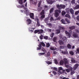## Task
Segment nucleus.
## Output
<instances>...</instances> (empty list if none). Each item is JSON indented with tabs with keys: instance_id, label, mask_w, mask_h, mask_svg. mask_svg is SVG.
Here are the masks:
<instances>
[{
	"instance_id": "5701e85b",
	"label": "nucleus",
	"mask_w": 79,
	"mask_h": 79,
	"mask_svg": "<svg viewBox=\"0 0 79 79\" xmlns=\"http://www.w3.org/2000/svg\"><path fill=\"white\" fill-rule=\"evenodd\" d=\"M23 0H19V3L20 4V5H23Z\"/></svg>"
},
{
	"instance_id": "37998d69",
	"label": "nucleus",
	"mask_w": 79,
	"mask_h": 79,
	"mask_svg": "<svg viewBox=\"0 0 79 79\" xmlns=\"http://www.w3.org/2000/svg\"><path fill=\"white\" fill-rule=\"evenodd\" d=\"M76 53H79V48H78L77 49Z\"/></svg>"
},
{
	"instance_id": "39448f33",
	"label": "nucleus",
	"mask_w": 79,
	"mask_h": 79,
	"mask_svg": "<svg viewBox=\"0 0 79 79\" xmlns=\"http://www.w3.org/2000/svg\"><path fill=\"white\" fill-rule=\"evenodd\" d=\"M65 33L67 37H68V38H70L71 37V34L69 32H68L67 31H65Z\"/></svg>"
},
{
	"instance_id": "a878e982",
	"label": "nucleus",
	"mask_w": 79,
	"mask_h": 79,
	"mask_svg": "<svg viewBox=\"0 0 79 79\" xmlns=\"http://www.w3.org/2000/svg\"><path fill=\"white\" fill-rule=\"evenodd\" d=\"M79 8V5H77L74 8V10H77Z\"/></svg>"
},
{
	"instance_id": "aec40b11",
	"label": "nucleus",
	"mask_w": 79,
	"mask_h": 79,
	"mask_svg": "<svg viewBox=\"0 0 79 79\" xmlns=\"http://www.w3.org/2000/svg\"><path fill=\"white\" fill-rule=\"evenodd\" d=\"M39 30V33H38V34H40L41 33H43L44 32V30L42 29H40Z\"/></svg>"
},
{
	"instance_id": "58836bf2",
	"label": "nucleus",
	"mask_w": 79,
	"mask_h": 79,
	"mask_svg": "<svg viewBox=\"0 0 79 79\" xmlns=\"http://www.w3.org/2000/svg\"><path fill=\"white\" fill-rule=\"evenodd\" d=\"M56 37H55L54 38H53V42H56Z\"/></svg>"
},
{
	"instance_id": "052dcab7",
	"label": "nucleus",
	"mask_w": 79,
	"mask_h": 79,
	"mask_svg": "<svg viewBox=\"0 0 79 79\" xmlns=\"http://www.w3.org/2000/svg\"><path fill=\"white\" fill-rule=\"evenodd\" d=\"M64 48V46H61L60 47V48L61 49Z\"/></svg>"
},
{
	"instance_id": "ddd939ff",
	"label": "nucleus",
	"mask_w": 79,
	"mask_h": 79,
	"mask_svg": "<svg viewBox=\"0 0 79 79\" xmlns=\"http://www.w3.org/2000/svg\"><path fill=\"white\" fill-rule=\"evenodd\" d=\"M37 25L38 27H39L40 26V22L39 21V19H37Z\"/></svg>"
},
{
	"instance_id": "9d476101",
	"label": "nucleus",
	"mask_w": 79,
	"mask_h": 79,
	"mask_svg": "<svg viewBox=\"0 0 79 79\" xmlns=\"http://www.w3.org/2000/svg\"><path fill=\"white\" fill-rule=\"evenodd\" d=\"M63 61L64 64H68V60H67V59L66 58H65L64 59Z\"/></svg>"
},
{
	"instance_id": "4be33fe9",
	"label": "nucleus",
	"mask_w": 79,
	"mask_h": 79,
	"mask_svg": "<svg viewBox=\"0 0 79 79\" xmlns=\"http://www.w3.org/2000/svg\"><path fill=\"white\" fill-rule=\"evenodd\" d=\"M45 13V10H42L41 12L40 13V15H44V14Z\"/></svg>"
},
{
	"instance_id": "69168bd1",
	"label": "nucleus",
	"mask_w": 79,
	"mask_h": 79,
	"mask_svg": "<svg viewBox=\"0 0 79 79\" xmlns=\"http://www.w3.org/2000/svg\"><path fill=\"white\" fill-rule=\"evenodd\" d=\"M41 27L42 29H44V26H43V25H41Z\"/></svg>"
},
{
	"instance_id": "6e6d98bb",
	"label": "nucleus",
	"mask_w": 79,
	"mask_h": 79,
	"mask_svg": "<svg viewBox=\"0 0 79 79\" xmlns=\"http://www.w3.org/2000/svg\"><path fill=\"white\" fill-rule=\"evenodd\" d=\"M65 66L66 68H68V67H69V66H68V64H65Z\"/></svg>"
},
{
	"instance_id": "13d9d810",
	"label": "nucleus",
	"mask_w": 79,
	"mask_h": 79,
	"mask_svg": "<svg viewBox=\"0 0 79 79\" xmlns=\"http://www.w3.org/2000/svg\"><path fill=\"white\" fill-rule=\"evenodd\" d=\"M77 21H79V16H78L77 17Z\"/></svg>"
},
{
	"instance_id": "4c0bfd02",
	"label": "nucleus",
	"mask_w": 79,
	"mask_h": 79,
	"mask_svg": "<svg viewBox=\"0 0 79 79\" xmlns=\"http://www.w3.org/2000/svg\"><path fill=\"white\" fill-rule=\"evenodd\" d=\"M41 50L43 51L44 52H46V50L45 49V48H42L41 49Z\"/></svg>"
},
{
	"instance_id": "b1692460",
	"label": "nucleus",
	"mask_w": 79,
	"mask_h": 79,
	"mask_svg": "<svg viewBox=\"0 0 79 79\" xmlns=\"http://www.w3.org/2000/svg\"><path fill=\"white\" fill-rule=\"evenodd\" d=\"M50 49L52 50H56V48L55 47H51L50 48Z\"/></svg>"
},
{
	"instance_id": "3c124183",
	"label": "nucleus",
	"mask_w": 79,
	"mask_h": 79,
	"mask_svg": "<svg viewBox=\"0 0 79 79\" xmlns=\"http://www.w3.org/2000/svg\"><path fill=\"white\" fill-rule=\"evenodd\" d=\"M71 61L72 63H75V60L73 58L71 59Z\"/></svg>"
},
{
	"instance_id": "4d7b16f0",
	"label": "nucleus",
	"mask_w": 79,
	"mask_h": 79,
	"mask_svg": "<svg viewBox=\"0 0 79 79\" xmlns=\"http://www.w3.org/2000/svg\"><path fill=\"white\" fill-rule=\"evenodd\" d=\"M48 25L49 26L52 27V23H48Z\"/></svg>"
},
{
	"instance_id": "2f4dec72",
	"label": "nucleus",
	"mask_w": 79,
	"mask_h": 79,
	"mask_svg": "<svg viewBox=\"0 0 79 79\" xmlns=\"http://www.w3.org/2000/svg\"><path fill=\"white\" fill-rule=\"evenodd\" d=\"M46 47H47V48H48V47H49L50 46V43H46Z\"/></svg>"
},
{
	"instance_id": "79ce46f5",
	"label": "nucleus",
	"mask_w": 79,
	"mask_h": 79,
	"mask_svg": "<svg viewBox=\"0 0 79 79\" xmlns=\"http://www.w3.org/2000/svg\"><path fill=\"white\" fill-rule=\"evenodd\" d=\"M71 3L72 4H75V0H72Z\"/></svg>"
},
{
	"instance_id": "a211bd4d",
	"label": "nucleus",
	"mask_w": 79,
	"mask_h": 79,
	"mask_svg": "<svg viewBox=\"0 0 79 79\" xmlns=\"http://www.w3.org/2000/svg\"><path fill=\"white\" fill-rule=\"evenodd\" d=\"M64 63V61L63 60H61L60 61V65H63V64Z\"/></svg>"
},
{
	"instance_id": "603ef678",
	"label": "nucleus",
	"mask_w": 79,
	"mask_h": 79,
	"mask_svg": "<svg viewBox=\"0 0 79 79\" xmlns=\"http://www.w3.org/2000/svg\"><path fill=\"white\" fill-rule=\"evenodd\" d=\"M50 52H48L47 54V56H50Z\"/></svg>"
},
{
	"instance_id": "7ed1b4c3",
	"label": "nucleus",
	"mask_w": 79,
	"mask_h": 79,
	"mask_svg": "<svg viewBox=\"0 0 79 79\" xmlns=\"http://www.w3.org/2000/svg\"><path fill=\"white\" fill-rule=\"evenodd\" d=\"M61 10H55V14L54 16L55 17H57L59 16V13H61Z\"/></svg>"
},
{
	"instance_id": "4468645a",
	"label": "nucleus",
	"mask_w": 79,
	"mask_h": 79,
	"mask_svg": "<svg viewBox=\"0 0 79 79\" xmlns=\"http://www.w3.org/2000/svg\"><path fill=\"white\" fill-rule=\"evenodd\" d=\"M66 12L68 14H69V12H70V9L69 8H67L66 9Z\"/></svg>"
},
{
	"instance_id": "de8ad7c7",
	"label": "nucleus",
	"mask_w": 79,
	"mask_h": 79,
	"mask_svg": "<svg viewBox=\"0 0 79 79\" xmlns=\"http://www.w3.org/2000/svg\"><path fill=\"white\" fill-rule=\"evenodd\" d=\"M44 39H46V40H47V39H48V36H44Z\"/></svg>"
},
{
	"instance_id": "bb28decb",
	"label": "nucleus",
	"mask_w": 79,
	"mask_h": 79,
	"mask_svg": "<svg viewBox=\"0 0 79 79\" xmlns=\"http://www.w3.org/2000/svg\"><path fill=\"white\" fill-rule=\"evenodd\" d=\"M70 29V30H73V29H75V26H73L70 27L69 28Z\"/></svg>"
},
{
	"instance_id": "c03bdc74",
	"label": "nucleus",
	"mask_w": 79,
	"mask_h": 79,
	"mask_svg": "<svg viewBox=\"0 0 79 79\" xmlns=\"http://www.w3.org/2000/svg\"><path fill=\"white\" fill-rule=\"evenodd\" d=\"M44 18H45V15H42L40 17L41 19H44Z\"/></svg>"
},
{
	"instance_id": "f8f14e48",
	"label": "nucleus",
	"mask_w": 79,
	"mask_h": 79,
	"mask_svg": "<svg viewBox=\"0 0 79 79\" xmlns=\"http://www.w3.org/2000/svg\"><path fill=\"white\" fill-rule=\"evenodd\" d=\"M70 12L72 15H74V10L72 8L70 9Z\"/></svg>"
},
{
	"instance_id": "a18cd8bd",
	"label": "nucleus",
	"mask_w": 79,
	"mask_h": 79,
	"mask_svg": "<svg viewBox=\"0 0 79 79\" xmlns=\"http://www.w3.org/2000/svg\"><path fill=\"white\" fill-rule=\"evenodd\" d=\"M73 37H77V35L76 34H73Z\"/></svg>"
},
{
	"instance_id": "f257e3e1",
	"label": "nucleus",
	"mask_w": 79,
	"mask_h": 79,
	"mask_svg": "<svg viewBox=\"0 0 79 79\" xmlns=\"http://www.w3.org/2000/svg\"><path fill=\"white\" fill-rule=\"evenodd\" d=\"M62 40H60L59 41V43L60 45H61L64 44V42H66L67 41V39L66 36H64L62 39Z\"/></svg>"
},
{
	"instance_id": "e433bc0d",
	"label": "nucleus",
	"mask_w": 79,
	"mask_h": 79,
	"mask_svg": "<svg viewBox=\"0 0 79 79\" xmlns=\"http://www.w3.org/2000/svg\"><path fill=\"white\" fill-rule=\"evenodd\" d=\"M54 62L56 64H58V60L56 59L54 60Z\"/></svg>"
},
{
	"instance_id": "72a5a7b5",
	"label": "nucleus",
	"mask_w": 79,
	"mask_h": 79,
	"mask_svg": "<svg viewBox=\"0 0 79 79\" xmlns=\"http://www.w3.org/2000/svg\"><path fill=\"white\" fill-rule=\"evenodd\" d=\"M41 3H42V1H40L38 4V7H40V5H41Z\"/></svg>"
},
{
	"instance_id": "49530a36",
	"label": "nucleus",
	"mask_w": 79,
	"mask_h": 79,
	"mask_svg": "<svg viewBox=\"0 0 79 79\" xmlns=\"http://www.w3.org/2000/svg\"><path fill=\"white\" fill-rule=\"evenodd\" d=\"M56 31L57 34H60V29L57 30Z\"/></svg>"
},
{
	"instance_id": "dca6fc26",
	"label": "nucleus",
	"mask_w": 79,
	"mask_h": 79,
	"mask_svg": "<svg viewBox=\"0 0 79 79\" xmlns=\"http://www.w3.org/2000/svg\"><path fill=\"white\" fill-rule=\"evenodd\" d=\"M62 23V24H66V21H65V20L64 19H62L60 21Z\"/></svg>"
},
{
	"instance_id": "338daca9",
	"label": "nucleus",
	"mask_w": 79,
	"mask_h": 79,
	"mask_svg": "<svg viewBox=\"0 0 79 79\" xmlns=\"http://www.w3.org/2000/svg\"><path fill=\"white\" fill-rule=\"evenodd\" d=\"M50 19L51 21H53V18L52 17H51L50 18Z\"/></svg>"
},
{
	"instance_id": "680f3d73",
	"label": "nucleus",
	"mask_w": 79,
	"mask_h": 79,
	"mask_svg": "<svg viewBox=\"0 0 79 79\" xmlns=\"http://www.w3.org/2000/svg\"><path fill=\"white\" fill-rule=\"evenodd\" d=\"M47 31L48 32H51L52 31V30H51V29H48Z\"/></svg>"
},
{
	"instance_id": "7c9ffc66",
	"label": "nucleus",
	"mask_w": 79,
	"mask_h": 79,
	"mask_svg": "<svg viewBox=\"0 0 79 79\" xmlns=\"http://www.w3.org/2000/svg\"><path fill=\"white\" fill-rule=\"evenodd\" d=\"M61 15L62 16H64L66 15V12L64 11H62L61 13Z\"/></svg>"
},
{
	"instance_id": "774afa93",
	"label": "nucleus",
	"mask_w": 79,
	"mask_h": 79,
	"mask_svg": "<svg viewBox=\"0 0 79 79\" xmlns=\"http://www.w3.org/2000/svg\"><path fill=\"white\" fill-rule=\"evenodd\" d=\"M45 22L46 24H48V22L47 20H45Z\"/></svg>"
},
{
	"instance_id": "09e8293b",
	"label": "nucleus",
	"mask_w": 79,
	"mask_h": 79,
	"mask_svg": "<svg viewBox=\"0 0 79 79\" xmlns=\"http://www.w3.org/2000/svg\"><path fill=\"white\" fill-rule=\"evenodd\" d=\"M54 34L55 33H52V34L50 35V36L51 37H53Z\"/></svg>"
},
{
	"instance_id": "412c9836",
	"label": "nucleus",
	"mask_w": 79,
	"mask_h": 79,
	"mask_svg": "<svg viewBox=\"0 0 79 79\" xmlns=\"http://www.w3.org/2000/svg\"><path fill=\"white\" fill-rule=\"evenodd\" d=\"M61 6V9H64V8H65V7H66V6H65V5H62V4H61V6Z\"/></svg>"
},
{
	"instance_id": "9b49d317",
	"label": "nucleus",
	"mask_w": 79,
	"mask_h": 79,
	"mask_svg": "<svg viewBox=\"0 0 79 79\" xmlns=\"http://www.w3.org/2000/svg\"><path fill=\"white\" fill-rule=\"evenodd\" d=\"M29 15L31 18L33 19H34V13H30Z\"/></svg>"
},
{
	"instance_id": "c85d7f7f",
	"label": "nucleus",
	"mask_w": 79,
	"mask_h": 79,
	"mask_svg": "<svg viewBox=\"0 0 79 79\" xmlns=\"http://www.w3.org/2000/svg\"><path fill=\"white\" fill-rule=\"evenodd\" d=\"M69 54L71 55H74V52L73 51H70L69 52Z\"/></svg>"
},
{
	"instance_id": "e2e57ef3",
	"label": "nucleus",
	"mask_w": 79,
	"mask_h": 79,
	"mask_svg": "<svg viewBox=\"0 0 79 79\" xmlns=\"http://www.w3.org/2000/svg\"><path fill=\"white\" fill-rule=\"evenodd\" d=\"M53 69L55 70V71H57L58 69H57V68H56V67H54L53 68Z\"/></svg>"
},
{
	"instance_id": "20e7f679",
	"label": "nucleus",
	"mask_w": 79,
	"mask_h": 79,
	"mask_svg": "<svg viewBox=\"0 0 79 79\" xmlns=\"http://www.w3.org/2000/svg\"><path fill=\"white\" fill-rule=\"evenodd\" d=\"M63 73H65V74H67V73L66 72V70H63L62 71H60L58 70V74L59 75H60V74H62Z\"/></svg>"
},
{
	"instance_id": "2eb2a0df",
	"label": "nucleus",
	"mask_w": 79,
	"mask_h": 79,
	"mask_svg": "<svg viewBox=\"0 0 79 79\" xmlns=\"http://www.w3.org/2000/svg\"><path fill=\"white\" fill-rule=\"evenodd\" d=\"M56 7L58 9H59V10H60L61 9V4L60 5H56Z\"/></svg>"
},
{
	"instance_id": "5fc2aeb1",
	"label": "nucleus",
	"mask_w": 79,
	"mask_h": 79,
	"mask_svg": "<svg viewBox=\"0 0 79 79\" xmlns=\"http://www.w3.org/2000/svg\"><path fill=\"white\" fill-rule=\"evenodd\" d=\"M52 73H53V74H54V75H56V74H57L56 72H55V71H52Z\"/></svg>"
},
{
	"instance_id": "6ab92c4d",
	"label": "nucleus",
	"mask_w": 79,
	"mask_h": 79,
	"mask_svg": "<svg viewBox=\"0 0 79 79\" xmlns=\"http://www.w3.org/2000/svg\"><path fill=\"white\" fill-rule=\"evenodd\" d=\"M65 17L66 18H69V19H71V16L69 14H66L65 15Z\"/></svg>"
},
{
	"instance_id": "0e129e2a",
	"label": "nucleus",
	"mask_w": 79,
	"mask_h": 79,
	"mask_svg": "<svg viewBox=\"0 0 79 79\" xmlns=\"http://www.w3.org/2000/svg\"><path fill=\"white\" fill-rule=\"evenodd\" d=\"M46 63H47V64H51V62L49 61L47 62Z\"/></svg>"
},
{
	"instance_id": "c9c22d12",
	"label": "nucleus",
	"mask_w": 79,
	"mask_h": 79,
	"mask_svg": "<svg viewBox=\"0 0 79 79\" xmlns=\"http://www.w3.org/2000/svg\"><path fill=\"white\" fill-rule=\"evenodd\" d=\"M39 30H35L34 31V33L35 34H37V33H38V32L39 33Z\"/></svg>"
},
{
	"instance_id": "c756f323",
	"label": "nucleus",
	"mask_w": 79,
	"mask_h": 79,
	"mask_svg": "<svg viewBox=\"0 0 79 79\" xmlns=\"http://www.w3.org/2000/svg\"><path fill=\"white\" fill-rule=\"evenodd\" d=\"M53 10H54V9H53V8H51L50 11V13H53Z\"/></svg>"
},
{
	"instance_id": "a19ab883",
	"label": "nucleus",
	"mask_w": 79,
	"mask_h": 79,
	"mask_svg": "<svg viewBox=\"0 0 79 79\" xmlns=\"http://www.w3.org/2000/svg\"><path fill=\"white\" fill-rule=\"evenodd\" d=\"M60 29L61 31L62 30V31H64V27H60Z\"/></svg>"
},
{
	"instance_id": "864d4df0",
	"label": "nucleus",
	"mask_w": 79,
	"mask_h": 79,
	"mask_svg": "<svg viewBox=\"0 0 79 79\" xmlns=\"http://www.w3.org/2000/svg\"><path fill=\"white\" fill-rule=\"evenodd\" d=\"M43 35H41L40 36V38L41 40H42V39H43Z\"/></svg>"
},
{
	"instance_id": "f3484780",
	"label": "nucleus",
	"mask_w": 79,
	"mask_h": 79,
	"mask_svg": "<svg viewBox=\"0 0 79 79\" xmlns=\"http://www.w3.org/2000/svg\"><path fill=\"white\" fill-rule=\"evenodd\" d=\"M67 48L69 49H71L72 47V46L69 44H68L67 45Z\"/></svg>"
},
{
	"instance_id": "8fccbe9b",
	"label": "nucleus",
	"mask_w": 79,
	"mask_h": 79,
	"mask_svg": "<svg viewBox=\"0 0 79 79\" xmlns=\"http://www.w3.org/2000/svg\"><path fill=\"white\" fill-rule=\"evenodd\" d=\"M78 13H79V10L76 11L75 13V15H77Z\"/></svg>"
},
{
	"instance_id": "cd10ccee",
	"label": "nucleus",
	"mask_w": 79,
	"mask_h": 79,
	"mask_svg": "<svg viewBox=\"0 0 79 79\" xmlns=\"http://www.w3.org/2000/svg\"><path fill=\"white\" fill-rule=\"evenodd\" d=\"M45 54V52L40 53H39V56H41V55H44Z\"/></svg>"
},
{
	"instance_id": "423d86ee",
	"label": "nucleus",
	"mask_w": 79,
	"mask_h": 79,
	"mask_svg": "<svg viewBox=\"0 0 79 79\" xmlns=\"http://www.w3.org/2000/svg\"><path fill=\"white\" fill-rule=\"evenodd\" d=\"M46 1L48 3L50 4V5H52L53 3V1L52 0H46Z\"/></svg>"
},
{
	"instance_id": "f03ea898",
	"label": "nucleus",
	"mask_w": 79,
	"mask_h": 79,
	"mask_svg": "<svg viewBox=\"0 0 79 79\" xmlns=\"http://www.w3.org/2000/svg\"><path fill=\"white\" fill-rule=\"evenodd\" d=\"M42 45L43 46V47H45V43L44 42H40V44L38 45L39 47H37V50H41V48H42Z\"/></svg>"
},
{
	"instance_id": "0eeeda50",
	"label": "nucleus",
	"mask_w": 79,
	"mask_h": 79,
	"mask_svg": "<svg viewBox=\"0 0 79 79\" xmlns=\"http://www.w3.org/2000/svg\"><path fill=\"white\" fill-rule=\"evenodd\" d=\"M78 66H79V64H75L74 67L73 68V70H76V69H77V68L78 67Z\"/></svg>"
},
{
	"instance_id": "f704fd0d",
	"label": "nucleus",
	"mask_w": 79,
	"mask_h": 79,
	"mask_svg": "<svg viewBox=\"0 0 79 79\" xmlns=\"http://www.w3.org/2000/svg\"><path fill=\"white\" fill-rule=\"evenodd\" d=\"M63 68L61 67H60L59 68H58V71H63Z\"/></svg>"
},
{
	"instance_id": "bf43d9fd",
	"label": "nucleus",
	"mask_w": 79,
	"mask_h": 79,
	"mask_svg": "<svg viewBox=\"0 0 79 79\" xmlns=\"http://www.w3.org/2000/svg\"><path fill=\"white\" fill-rule=\"evenodd\" d=\"M56 20H57V21H58V20H60V17H59L58 18H57L56 19Z\"/></svg>"
},
{
	"instance_id": "6e6552de",
	"label": "nucleus",
	"mask_w": 79,
	"mask_h": 79,
	"mask_svg": "<svg viewBox=\"0 0 79 79\" xmlns=\"http://www.w3.org/2000/svg\"><path fill=\"white\" fill-rule=\"evenodd\" d=\"M31 22H32V21L30 19H28L27 20V24L28 25V24H30L31 23Z\"/></svg>"
},
{
	"instance_id": "ea45409f",
	"label": "nucleus",
	"mask_w": 79,
	"mask_h": 79,
	"mask_svg": "<svg viewBox=\"0 0 79 79\" xmlns=\"http://www.w3.org/2000/svg\"><path fill=\"white\" fill-rule=\"evenodd\" d=\"M71 71V75H73V74H74L75 73V72L74 70H72Z\"/></svg>"
},
{
	"instance_id": "1a4fd4ad",
	"label": "nucleus",
	"mask_w": 79,
	"mask_h": 79,
	"mask_svg": "<svg viewBox=\"0 0 79 79\" xmlns=\"http://www.w3.org/2000/svg\"><path fill=\"white\" fill-rule=\"evenodd\" d=\"M72 69H73V68L71 67L69 69H66L65 72L66 71L67 73H69L70 71H72Z\"/></svg>"
},
{
	"instance_id": "393cba45",
	"label": "nucleus",
	"mask_w": 79,
	"mask_h": 79,
	"mask_svg": "<svg viewBox=\"0 0 79 79\" xmlns=\"http://www.w3.org/2000/svg\"><path fill=\"white\" fill-rule=\"evenodd\" d=\"M18 8H24V5H19L18 6Z\"/></svg>"
},
{
	"instance_id": "473e14b6",
	"label": "nucleus",
	"mask_w": 79,
	"mask_h": 79,
	"mask_svg": "<svg viewBox=\"0 0 79 79\" xmlns=\"http://www.w3.org/2000/svg\"><path fill=\"white\" fill-rule=\"evenodd\" d=\"M65 21L66 22H67L68 23H70V21L68 19H65Z\"/></svg>"
}]
</instances>
